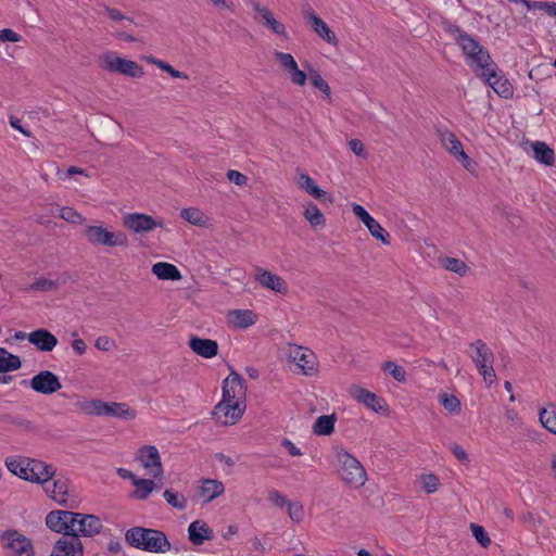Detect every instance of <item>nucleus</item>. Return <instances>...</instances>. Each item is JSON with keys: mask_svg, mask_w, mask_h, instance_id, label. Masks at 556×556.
Wrapping results in <instances>:
<instances>
[{"mask_svg": "<svg viewBox=\"0 0 556 556\" xmlns=\"http://www.w3.org/2000/svg\"><path fill=\"white\" fill-rule=\"evenodd\" d=\"M126 542L138 549L151 553H166L170 543L164 532L155 529L134 527L125 533Z\"/></svg>", "mask_w": 556, "mask_h": 556, "instance_id": "obj_1", "label": "nucleus"}, {"mask_svg": "<svg viewBox=\"0 0 556 556\" xmlns=\"http://www.w3.org/2000/svg\"><path fill=\"white\" fill-rule=\"evenodd\" d=\"M450 33L465 54L468 66H470L476 74L492 64L489 52L477 39L457 27H451Z\"/></svg>", "mask_w": 556, "mask_h": 556, "instance_id": "obj_2", "label": "nucleus"}, {"mask_svg": "<svg viewBox=\"0 0 556 556\" xmlns=\"http://www.w3.org/2000/svg\"><path fill=\"white\" fill-rule=\"evenodd\" d=\"M334 453L342 480L351 488L363 486L367 480V473L361 462L343 448H337Z\"/></svg>", "mask_w": 556, "mask_h": 556, "instance_id": "obj_3", "label": "nucleus"}, {"mask_svg": "<svg viewBox=\"0 0 556 556\" xmlns=\"http://www.w3.org/2000/svg\"><path fill=\"white\" fill-rule=\"evenodd\" d=\"M468 355L477 367L483 381L490 387L496 380L493 368L494 354L492 350L482 340H476L469 344Z\"/></svg>", "mask_w": 556, "mask_h": 556, "instance_id": "obj_4", "label": "nucleus"}, {"mask_svg": "<svg viewBox=\"0 0 556 556\" xmlns=\"http://www.w3.org/2000/svg\"><path fill=\"white\" fill-rule=\"evenodd\" d=\"M99 62L101 68L111 73H117L135 79H140L144 76L143 67L136 61L125 59L114 51L102 53Z\"/></svg>", "mask_w": 556, "mask_h": 556, "instance_id": "obj_5", "label": "nucleus"}, {"mask_svg": "<svg viewBox=\"0 0 556 556\" xmlns=\"http://www.w3.org/2000/svg\"><path fill=\"white\" fill-rule=\"evenodd\" d=\"M86 240L94 247L126 248L127 236L123 231H112L103 225H88L84 229Z\"/></svg>", "mask_w": 556, "mask_h": 556, "instance_id": "obj_6", "label": "nucleus"}, {"mask_svg": "<svg viewBox=\"0 0 556 556\" xmlns=\"http://www.w3.org/2000/svg\"><path fill=\"white\" fill-rule=\"evenodd\" d=\"M43 489L59 505L71 509L78 506L77 497L70 489V480L66 477L55 472L54 477L43 484Z\"/></svg>", "mask_w": 556, "mask_h": 556, "instance_id": "obj_7", "label": "nucleus"}, {"mask_svg": "<svg viewBox=\"0 0 556 556\" xmlns=\"http://www.w3.org/2000/svg\"><path fill=\"white\" fill-rule=\"evenodd\" d=\"M247 5H249L252 11L254 12V20L261 24L262 26L266 27L270 31H273L277 36H281L287 38V28L285 24L279 22L274 13L264 5L261 0H244Z\"/></svg>", "mask_w": 556, "mask_h": 556, "instance_id": "obj_8", "label": "nucleus"}, {"mask_svg": "<svg viewBox=\"0 0 556 556\" xmlns=\"http://www.w3.org/2000/svg\"><path fill=\"white\" fill-rule=\"evenodd\" d=\"M123 225L129 231L142 235L153 231L155 228H164L165 223L162 218L155 219L151 215L143 213H127L123 216Z\"/></svg>", "mask_w": 556, "mask_h": 556, "instance_id": "obj_9", "label": "nucleus"}, {"mask_svg": "<svg viewBox=\"0 0 556 556\" xmlns=\"http://www.w3.org/2000/svg\"><path fill=\"white\" fill-rule=\"evenodd\" d=\"M1 542L9 556H34L30 540L18 531H5L1 535Z\"/></svg>", "mask_w": 556, "mask_h": 556, "instance_id": "obj_10", "label": "nucleus"}, {"mask_svg": "<svg viewBox=\"0 0 556 556\" xmlns=\"http://www.w3.org/2000/svg\"><path fill=\"white\" fill-rule=\"evenodd\" d=\"M247 386L244 379L231 371L223 383V399L228 403L245 404Z\"/></svg>", "mask_w": 556, "mask_h": 556, "instance_id": "obj_11", "label": "nucleus"}, {"mask_svg": "<svg viewBox=\"0 0 556 556\" xmlns=\"http://www.w3.org/2000/svg\"><path fill=\"white\" fill-rule=\"evenodd\" d=\"M75 517L74 511L71 510H52L46 517V525L52 531L63 533L64 536L76 535L73 532Z\"/></svg>", "mask_w": 556, "mask_h": 556, "instance_id": "obj_12", "label": "nucleus"}, {"mask_svg": "<svg viewBox=\"0 0 556 556\" xmlns=\"http://www.w3.org/2000/svg\"><path fill=\"white\" fill-rule=\"evenodd\" d=\"M136 459L153 478H161L164 469L161 462L159 450L154 445H143L138 452Z\"/></svg>", "mask_w": 556, "mask_h": 556, "instance_id": "obj_13", "label": "nucleus"}, {"mask_svg": "<svg viewBox=\"0 0 556 556\" xmlns=\"http://www.w3.org/2000/svg\"><path fill=\"white\" fill-rule=\"evenodd\" d=\"M245 404L228 403L222 400L213 410V418L220 426L235 425L242 417Z\"/></svg>", "mask_w": 556, "mask_h": 556, "instance_id": "obj_14", "label": "nucleus"}, {"mask_svg": "<svg viewBox=\"0 0 556 556\" xmlns=\"http://www.w3.org/2000/svg\"><path fill=\"white\" fill-rule=\"evenodd\" d=\"M353 214L365 225L370 235L381 243L390 244V233L361 205L353 203Z\"/></svg>", "mask_w": 556, "mask_h": 556, "instance_id": "obj_15", "label": "nucleus"}, {"mask_svg": "<svg viewBox=\"0 0 556 556\" xmlns=\"http://www.w3.org/2000/svg\"><path fill=\"white\" fill-rule=\"evenodd\" d=\"M439 139L442 147L451 155H453L457 161H459L466 169H471L472 161L466 154V152L463 149L462 142L456 138V136L453 132L448 130H440Z\"/></svg>", "mask_w": 556, "mask_h": 556, "instance_id": "obj_16", "label": "nucleus"}, {"mask_svg": "<svg viewBox=\"0 0 556 556\" xmlns=\"http://www.w3.org/2000/svg\"><path fill=\"white\" fill-rule=\"evenodd\" d=\"M289 357L304 375L313 376L317 371V357L312 350L293 345L289 349Z\"/></svg>", "mask_w": 556, "mask_h": 556, "instance_id": "obj_17", "label": "nucleus"}, {"mask_svg": "<svg viewBox=\"0 0 556 556\" xmlns=\"http://www.w3.org/2000/svg\"><path fill=\"white\" fill-rule=\"evenodd\" d=\"M254 279L264 289L279 294L288 293L289 287L287 281L281 276L268 269L256 267L254 270Z\"/></svg>", "mask_w": 556, "mask_h": 556, "instance_id": "obj_18", "label": "nucleus"}, {"mask_svg": "<svg viewBox=\"0 0 556 556\" xmlns=\"http://www.w3.org/2000/svg\"><path fill=\"white\" fill-rule=\"evenodd\" d=\"M30 388L40 394L50 395L62 388L59 377L50 370H42L29 380Z\"/></svg>", "mask_w": 556, "mask_h": 556, "instance_id": "obj_19", "label": "nucleus"}, {"mask_svg": "<svg viewBox=\"0 0 556 556\" xmlns=\"http://www.w3.org/2000/svg\"><path fill=\"white\" fill-rule=\"evenodd\" d=\"M348 391L354 400L374 412L382 413L388 409L383 399L361 386L352 384Z\"/></svg>", "mask_w": 556, "mask_h": 556, "instance_id": "obj_20", "label": "nucleus"}, {"mask_svg": "<svg viewBox=\"0 0 556 556\" xmlns=\"http://www.w3.org/2000/svg\"><path fill=\"white\" fill-rule=\"evenodd\" d=\"M485 66L477 75L483 78L489 86L502 98L508 99L513 96V87L507 78L498 75L494 68Z\"/></svg>", "mask_w": 556, "mask_h": 556, "instance_id": "obj_21", "label": "nucleus"}, {"mask_svg": "<svg viewBox=\"0 0 556 556\" xmlns=\"http://www.w3.org/2000/svg\"><path fill=\"white\" fill-rule=\"evenodd\" d=\"M75 517V527L74 533L78 536L79 534L84 536H92L101 532L103 528V523L101 519L94 515H86L80 513H74Z\"/></svg>", "mask_w": 556, "mask_h": 556, "instance_id": "obj_22", "label": "nucleus"}, {"mask_svg": "<svg viewBox=\"0 0 556 556\" xmlns=\"http://www.w3.org/2000/svg\"><path fill=\"white\" fill-rule=\"evenodd\" d=\"M50 556H84L83 543L77 535L63 536L56 541Z\"/></svg>", "mask_w": 556, "mask_h": 556, "instance_id": "obj_23", "label": "nucleus"}, {"mask_svg": "<svg viewBox=\"0 0 556 556\" xmlns=\"http://www.w3.org/2000/svg\"><path fill=\"white\" fill-rule=\"evenodd\" d=\"M26 465L29 466V481L40 483L42 485L48 482V480H51L56 471L52 465L38 459L28 458V463Z\"/></svg>", "mask_w": 556, "mask_h": 556, "instance_id": "obj_24", "label": "nucleus"}, {"mask_svg": "<svg viewBox=\"0 0 556 556\" xmlns=\"http://www.w3.org/2000/svg\"><path fill=\"white\" fill-rule=\"evenodd\" d=\"M305 18L311 23L313 30L325 41L332 46L338 45V39L330 27L312 10L304 11Z\"/></svg>", "mask_w": 556, "mask_h": 556, "instance_id": "obj_25", "label": "nucleus"}, {"mask_svg": "<svg viewBox=\"0 0 556 556\" xmlns=\"http://www.w3.org/2000/svg\"><path fill=\"white\" fill-rule=\"evenodd\" d=\"M27 340L41 352H51L58 344L56 337L45 328L29 332Z\"/></svg>", "mask_w": 556, "mask_h": 556, "instance_id": "obj_26", "label": "nucleus"}, {"mask_svg": "<svg viewBox=\"0 0 556 556\" xmlns=\"http://www.w3.org/2000/svg\"><path fill=\"white\" fill-rule=\"evenodd\" d=\"M189 348L193 353L204 358H212L218 353V344L216 341L195 336L190 338Z\"/></svg>", "mask_w": 556, "mask_h": 556, "instance_id": "obj_27", "label": "nucleus"}, {"mask_svg": "<svg viewBox=\"0 0 556 556\" xmlns=\"http://www.w3.org/2000/svg\"><path fill=\"white\" fill-rule=\"evenodd\" d=\"M189 540L194 545H201L213 539V530L202 520H195L188 527Z\"/></svg>", "mask_w": 556, "mask_h": 556, "instance_id": "obj_28", "label": "nucleus"}, {"mask_svg": "<svg viewBox=\"0 0 556 556\" xmlns=\"http://www.w3.org/2000/svg\"><path fill=\"white\" fill-rule=\"evenodd\" d=\"M526 146L530 148L532 151L533 157L546 165L552 166L555 162V155L553 149H551L545 142L543 141H527Z\"/></svg>", "mask_w": 556, "mask_h": 556, "instance_id": "obj_29", "label": "nucleus"}, {"mask_svg": "<svg viewBox=\"0 0 556 556\" xmlns=\"http://www.w3.org/2000/svg\"><path fill=\"white\" fill-rule=\"evenodd\" d=\"M66 283V277L58 276L55 278L52 277H40L31 283L27 290L29 291H40V292H55L60 289L61 286Z\"/></svg>", "mask_w": 556, "mask_h": 556, "instance_id": "obj_30", "label": "nucleus"}, {"mask_svg": "<svg viewBox=\"0 0 556 556\" xmlns=\"http://www.w3.org/2000/svg\"><path fill=\"white\" fill-rule=\"evenodd\" d=\"M105 417H115L122 420H134L137 412L126 403H106Z\"/></svg>", "mask_w": 556, "mask_h": 556, "instance_id": "obj_31", "label": "nucleus"}, {"mask_svg": "<svg viewBox=\"0 0 556 556\" xmlns=\"http://www.w3.org/2000/svg\"><path fill=\"white\" fill-rule=\"evenodd\" d=\"M180 216L182 219L188 222L189 224L201 227L208 228L211 227V218L204 212H202L198 207H186L180 211Z\"/></svg>", "mask_w": 556, "mask_h": 556, "instance_id": "obj_32", "label": "nucleus"}, {"mask_svg": "<svg viewBox=\"0 0 556 556\" xmlns=\"http://www.w3.org/2000/svg\"><path fill=\"white\" fill-rule=\"evenodd\" d=\"M225 492L222 481L215 479H203L200 486V495L205 503L212 502Z\"/></svg>", "mask_w": 556, "mask_h": 556, "instance_id": "obj_33", "label": "nucleus"}, {"mask_svg": "<svg viewBox=\"0 0 556 556\" xmlns=\"http://www.w3.org/2000/svg\"><path fill=\"white\" fill-rule=\"evenodd\" d=\"M152 273L161 280H180L181 274L178 268L166 262H159L152 266Z\"/></svg>", "mask_w": 556, "mask_h": 556, "instance_id": "obj_34", "label": "nucleus"}, {"mask_svg": "<svg viewBox=\"0 0 556 556\" xmlns=\"http://www.w3.org/2000/svg\"><path fill=\"white\" fill-rule=\"evenodd\" d=\"M438 262L445 270L457 274L462 277L469 273L468 265L459 258L452 256H441L439 257Z\"/></svg>", "mask_w": 556, "mask_h": 556, "instance_id": "obj_35", "label": "nucleus"}, {"mask_svg": "<svg viewBox=\"0 0 556 556\" xmlns=\"http://www.w3.org/2000/svg\"><path fill=\"white\" fill-rule=\"evenodd\" d=\"M28 463V458H17V457H8L4 462L8 470L13 475L29 481V471L26 464Z\"/></svg>", "mask_w": 556, "mask_h": 556, "instance_id": "obj_36", "label": "nucleus"}, {"mask_svg": "<svg viewBox=\"0 0 556 556\" xmlns=\"http://www.w3.org/2000/svg\"><path fill=\"white\" fill-rule=\"evenodd\" d=\"M298 186L305 192L314 197L315 199L321 200L327 194L326 191L320 189L315 181L305 173H300L298 178Z\"/></svg>", "mask_w": 556, "mask_h": 556, "instance_id": "obj_37", "label": "nucleus"}, {"mask_svg": "<svg viewBox=\"0 0 556 556\" xmlns=\"http://www.w3.org/2000/svg\"><path fill=\"white\" fill-rule=\"evenodd\" d=\"M337 418L334 415H321L313 425V432L316 435H329L334 430Z\"/></svg>", "mask_w": 556, "mask_h": 556, "instance_id": "obj_38", "label": "nucleus"}, {"mask_svg": "<svg viewBox=\"0 0 556 556\" xmlns=\"http://www.w3.org/2000/svg\"><path fill=\"white\" fill-rule=\"evenodd\" d=\"M142 60L149 64L155 65L161 71L168 73L173 78L188 79V75L186 73L174 68L169 63L160 60L153 55H144L142 56Z\"/></svg>", "mask_w": 556, "mask_h": 556, "instance_id": "obj_39", "label": "nucleus"}, {"mask_svg": "<svg viewBox=\"0 0 556 556\" xmlns=\"http://www.w3.org/2000/svg\"><path fill=\"white\" fill-rule=\"evenodd\" d=\"M541 425L549 432L556 434V405L551 403L539 412Z\"/></svg>", "mask_w": 556, "mask_h": 556, "instance_id": "obj_40", "label": "nucleus"}, {"mask_svg": "<svg viewBox=\"0 0 556 556\" xmlns=\"http://www.w3.org/2000/svg\"><path fill=\"white\" fill-rule=\"evenodd\" d=\"M22 366L17 355L8 352L4 348H0V372L14 371Z\"/></svg>", "mask_w": 556, "mask_h": 556, "instance_id": "obj_41", "label": "nucleus"}, {"mask_svg": "<svg viewBox=\"0 0 556 556\" xmlns=\"http://www.w3.org/2000/svg\"><path fill=\"white\" fill-rule=\"evenodd\" d=\"M135 497L139 500H147L156 486L155 482L151 479L134 478Z\"/></svg>", "mask_w": 556, "mask_h": 556, "instance_id": "obj_42", "label": "nucleus"}, {"mask_svg": "<svg viewBox=\"0 0 556 556\" xmlns=\"http://www.w3.org/2000/svg\"><path fill=\"white\" fill-rule=\"evenodd\" d=\"M257 315H227V325L233 329H247L256 323Z\"/></svg>", "mask_w": 556, "mask_h": 556, "instance_id": "obj_43", "label": "nucleus"}, {"mask_svg": "<svg viewBox=\"0 0 556 556\" xmlns=\"http://www.w3.org/2000/svg\"><path fill=\"white\" fill-rule=\"evenodd\" d=\"M304 217L314 228L324 227L326 219L321 211L313 203L308 204L304 211Z\"/></svg>", "mask_w": 556, "mask_h": 556, "instance_id": "obj_44", "label": "nucleus"}, {"mask_svg": "<svg viewBox=\"0 0 556 556\" xmlns=\"http://www.w3.org/2000/svg\"><path fill=\"white\" fill-rule=\"evenodd\" d=\"M311 84L323 92L325 99L331 101V89L328 83L321 77L320 73L316 70H311L308 73Z\"/></svg>", "mask_w": 556, "mask_h": 556, "instance_id": "obj_45", "label": "nucleus"}, {"mask_svg": "<svg viewBox=\"0 0 556 556\" xmlns=\"http://www.w3.org/2000/svg\"><path fill=\"white\" fill-rule=\"evenodd\" d=\"M381 369L390 374L392 378L397 382L404 383L407 380L405 369L392 361L382 363Z\"/></svg>", "mask_w": 556, "mask_h": 556, "instance_id": "obj_46", "label": "nucleus"}, {"mask_svg": "<svg viewBox=\"0 0 556 556\" xmlns=\"http://www.w3.org/2000/svg\"><path fill=\"white\" fill-rule=\"evenodd\" d=\"M274 55H275L276 60L279 62L280 66L285 71H287L289 75L292 74L293 71L299 68L298 63L292 54L286 53V52H280V51H275Z\"/></svg>", "mask_w": 556, "mask_h": 556, "instance_id": "obj_47", "label": "nucleus"}, {"mask_svg": "<svg viewBox=\"0 0 556 556\" xmlns=\"http://www.w3.org/2000/svg\"><path fill=\"white\" fill-rule=\"evenodd\" d=\"M163 496L167 504L170 505L172 507L180 510L186 509L187 500L182 494L174 492L172 490H165Z\"/></svg>", "mask_w": 556, "mask_h": 556, "instance_id": "obj_48", "label": "nucleus"}, {"mask_svg": "<svg viewBox=\"0 0 556 556\" xmlns=\"http://www.w3.org/2000/svg\"><path fill=\"white\" fill-rule=\"evenodd\" d=\"M60 217L71 224L80 225L85 223V218L76 210L65 206L60 210Z\"/></svg>", "mask_w": 556, "mask_h": 556, "instance_id": "obj_49", "label": "nucleus"}, {"mask_svg": "<svg viewBox=\"0 0 556 556\" xmlns=\"http://www.w3.org/2000/svg\"><path fill=\"white\" fill-rule=\"evenodd\" d=\"M84 410L89 415L105 416L106 402L92 400L85 404Z\"/></svg>", "mask_w": 556, "mask_h": 556, "instance_id": "obj_50", "label": "nucleus"}, {"mask_svg": "<svg viewBox=\"0 0 556 556\" xmlns=\"http://www.w3.org/2000/svg\"><path fill=\"white\" fill-rule=\"evenodd\" d=\"M440 402L451 413L458 414L460 412V401L454 395L443 393L440 395Z\"/></svg>", "mask_w": 556, "mask_h": 556, "instance_id": "obj_51", "label": "nucleus"}, {"mask_svg": "<svg viewBox=\"0 0 556 556\" xmlns=\"http://www.w3.org/2000/svg\"><path fill=\"white\" fill-rule=\"evenodd\" d=\"M102 14L104 16H106L109 20L116 22V23L124 22V21L134 23L132 18L128 17L121 10L113 8V7L104 5L103 10H102Z\"/></svg>", "mask_w": 556, "mask_h": 556, "instance_id": "obj_52", "label": "nucleus"}, {"mask_svg": "<svg viewBox=\"0 0 556 556\" xmlns=\"http://www.w3.org/2000/svg\"><path fill=\"white\" fill-rule=\"evenodd\" d=\"M420 483L422 489L428 493H434L440 485L439 478L435 475L427 473L420 477Z\"/></svg>", "mask_w": 556, "mask_h": 556, "instance_id": "obj_53", "label": "nucleus"}, {"mask_svg": "<svg viewBox=\"0 0 556 556\" xmlns=\"http://www.w3.org/2000/svg\"><path fill=\"white\" fill-rule=\"evenodd\" d=\"M470 529H471L472 535L475 536V539L481 546H483V547L490 546L491 539L482 526H479L477 523H471Z\"/></svg>", "mask_w": 556, "mask_h": 556, "instance_id": "obj_54", "label": "nucleus"}, {"mask_svg": "<svg viewBox=\"0 0 556 556\" xmlns=\"http://www.w3.org/2000/svg\"><path fill=\"white\" fill-rule=\"evenodd\" d=\"M288 506V515L290 519L294 522H301L304 518V508L303 505L299 502L290 503Z\"/></svg>", "mask_w": 556, "mask_h": 556, "instance_id": "obj_55", "label": "nucleus"}, {"mask_svg": "<svg viewBox=\"0 0 556 556\" xmlns=\"http://www.w3.org/2000/svg\"><path fill=\"white\" fill-rule=\"evenodd\" d=\"M226 176L230 182L239 187H242L248 182V177L236 169H229Z\"/></svg>", "mask_w": 556, "mask_h": 556, "instance_id": "obj_56", "label": "nucleus"}, {"mask_svg": "<svg viewBox=\"0 0 556 556\" xmlns=\"http://www.w3.org/2000/svg\"><path fill=\"white\" fill-rule=\"evenodd\" d=\"M268 500L269 502L277 506V507H282L285 505H288L289 504V501L288 498L282 494L280 493L279 491L277 490H270L269 493H268Z\"/></svg>", "mask_w": 556, "mask_h": 556, "instance_id": "obj_57", "label": "nucleus"}, {"mask_svg": "<svg viewBox=\"0 0 556 556\" xmlns=\"http://www.w3.org/2000/svg\"><path fill=\"white\" fill-rule=\"evenodd\" d=\"M22 40V36L10 28H4L0 30V41L2 42H20Z\"/></svg>", "mask_w": 556, "mask_h": 556, "instance_id": "obj_58", "label": "nucleus"}, {"mask_svg": "<svg viewBox=\"0 0 556 556\" xmlns=\"http://www.w3.org/2000/svg\"><path fill=\"white\" fill-rule=\"evenodd\" d=\"M289 78L293 85L301 87L306 84L307 78L309 79L308 74L300 68L293 71V73L289 75Z\"/></svg>", "mask_w": 556, "mask_h": 556, "instance_id": "obj_59", "label": "nucleus"}, {"mask_svg": "<svg viewBox=\"0 0 556 556\" xmlns=\"http://www.w3.org/2000/svg\"><path fill=\"white\" fill-rule=\"evenodd\" d=\"M94 346L100 351H111L113 348H115V342L111 338L106 336L99 337L96 342Z\"/></svg>", "mask_w": 556, "mask_h": 556, "instance_id": "obj_60", "label": "nucleus"}, {"mask_svg": "<svg viewBox=\"0 0 556 556\" xmlns=\"http://www.w3.org/2000/svg\"><path fill=\"white\" fill-rule=\"evenodd\" d=\"M349 147L355 155L364 157V159L367 156L365 146L361 140H358V139L350 140Z\"/></svg>", "mask_w": 556, "mask_h": 556, "instance_id": "obj_61", "label": "nucleus"}, {"mask_svg": "<svg viewBox=\"0 0 556 556\" xmlns=\"http://www.w3.org/2000/svg\"><path fill=\"white\" fill-rule=\"evenodd\" d=\"M281 445L289 452L291 456L302 455V451L289 439H283Z\"/></svg>", "mask_w": 556, "mask_h": 556, "instance_id": "obj_62", "label": "nucleus"}, {"mask_svg": "<svg viewBox=\"0 0 556 556\" xmlns=\"http://www.w3.org/2000/svg\"><path fill=\"white\" fill-rule=\"evenodd\" d=\"M115 38L123 42H128V43L138 41V39L135 36H132L131 34H129L125 30L116 31Z\"/></svg>", "mask_w": 556, "mask_h": 556, "instance_id": "obj_63", "label": "nucleus"}, {"mask_svg": "<svg viewBox=\"0 0 556 556\" xmlns=\"http://www.w3.org/2000/svg\"><path fill=\"white\" fill-rule=\"evenodd\" d=\"M72 348L78 355L85 354L87 350L86 343L83 339H75L72 342Z\"/></svg>", "mask_w": 556, "mask_h": 556, "instance_id": "obj_64", "label": "nucleus"}]
</instances>
